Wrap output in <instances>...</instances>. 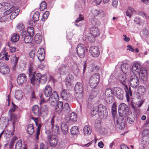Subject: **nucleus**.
<instances>
[{
  "label": "nucleus",
  "mask_w": 149,
  "mask_h": 149,
  "mask_svg": "<svg viewBox=\"0 0 149 149\" xmlns=\"http://www.w3.org/2000/svg\"><path fill=\"white\" fill-rule=\"evenodd\" d=\"M99 116L101 119H105L108 116L106 107L102 104H99L98 107Z\"/></svg>",
  "instance_id": "obj_3"
},
{
  "label": "nucleus",
  "mask_w": 149,
  "mask_h": 149,
  "mask_svg": "<svg viewBox=\"0 0 149 149\" xmlns=\"http://www.w3.org/2000/svg\"><path fill=\"white\" fill-rule=\"evenodd\" d=\"M59 99L58 95L57 93L54 91L52 93L48 99L50 103H56Z\"/></svg>",
  "instance_id": "obj_12"
},
{
  "label": "nucleus",
  "mask_w": 149,
  "mask_h": 149,
  "mask_svg": "<svg viewBox=\"0 0 149 149\" xmlns=\"http://www.w3.org/2000/svg\"><path fill=\"white\" fill-rule=\"evenodd\" d=\"M138 93L141 95H143L145 93L146 90L144 87L143 86H140L138 88Z\"/></svg>",
  "instance_id": "obj_38"
},
{
  "label": "nucleus",
  "mask_w": 149,
  "mask_h": 149,
  "mask_svg": "<svg viewBox=\"0 0 149 149\" xmlns=\"http://www.w3.org/2000/svg\"><path fill=\"white\" fill-rule=\"evenodd\" d=\"M138 15L143 17H144L146 19H148V17L147 15L143 12L141 11L138 13Z\"/></svg>",
  "instance_id": "obj_57"
},
{
  "label": "nucleus",
  "mask_w": 149,
  "mask_h": 149,
  "mask_svg": "<svg viewBox=\"0 0 149 149\" xmlns=\"http://www.w3.org/2000/svg\"><path fill=\"white\" fill-rule=\"evenodd\" d=\"M111 113L113 115L115 114L116 112V106L115 104L113 103L112 107Z\"/></svg>",
  "instance_id": "obj_50"
},
{
  "label": "nucleus",
  "mask_w": 149,
  "mask_h": 149,
  "mask_svg": "<svg viewBox=\"0 0 149 149\" xmlns=\"http://www.w3.org/2000/svg\"><path fill=\"white\" fill-rule=\"evenodd\" d=\"M77 116L76 113L72 112L70 113L69 117L66 119V121L67 123H71L76 121L77 120Z\"/></svg>",
  "instance_id": "obj_15"
},
{
  "label": "nucleus",
  "mask_w": 149,
  "mask_h": 149,
  "mask_svg": "<svg viewBox=\"0 0 149 149\" xmlns=\"http://www.w3.org/2000/svg\"><path fill=\"white\" fill-rule=\"evenodd\" d=\"M48 140L51 146L54 147L56 146L58 142V140L56 136H53L50 139Z\"/></svg>",
  "instance_id": "obj_23"
},
{
  "label": "nucleus",
  "mask_w": 149,
  "mask_h": 149,
  "mask_svg": "<svg viewBox=\"0 0 149 149\" xmlns=\"http://www.w3.org/2000/svg\"><path fill=\"white\" fill-rule=\"evenodd\" d=\"M45 133L47 135V138L48 139H50L53 136L52 135L50 131L48 130H46Z\"/></svg>",
  "instance_id": "obj_52"
},
{
  "label": "nucleus",
  "mask_w": 149,
  "mask_h": 149,
  "mask_svg": "<svg viewBox=\"0 0 149 149\" xmlns=\"http://www.w3.org/2000/svg\"><path fill=\"white\" fill-rule=\"evenodd\" d=\"M17 27L19 30L21 31L24 29V26L22 23H19L18 24Z\"/></svg>",
  "instance_id": "obj_59"
},
{
  "label": "nucleus",
  "mask_w": 149,
  "mask_h": 149,
  "mask_svg": "<svg viewBox=\"0 0 149 149\" xmlns=\"http://www.w3.org/2000/svg\"><path fill=\"white\" fill-rule=\"evenodd\" d=\"M36 50L35 49H32L30 53V56L31 58H33L36 55Z\"/></svg>",
  "instance_id": "obj_51"
},
{
  "label": "nucleus",
  "mask_w": 149,
  "mask_h": 149,
  "mask_svg": "<svg viewBox=\"0 0 149 149\" xmlns=\"http://www.w3.org/2000/svg\"><path fill=\"white\" fill-rule=\"evenodd\" d=\"M91 34L94 37L98 36L100 34V31L98 29L95 27H92L90 29Z\"/></svg>",
  "instance_id": "obj_17"
},
{
  "label": "nucleus",
  "mask_w": 149,
  "mask_h": 149,
  "mask_svg": "<svg viewBox=\"0 0 149 149\" xmlns=\"http://www.w3.org/2000/svg\"><path fill=\"white\" fill-rule=\"evenodd\" d=\"M47 4L45 1H43L40 5V10H43L47 8Z\"/></svg>",
  "instance_id": "obj_45"
},
{
  "label": "nucleus",
  "mask_w": 149,
  "mask_h": 149,
  "mask_svg": "<svg viewBox=\"0 0 149 149\" xmlns=\"http://www.w3.org/2000/svg\"><path fill=\"white\" fill-rule=\"evenodd\" d=\"M123 117L118 118L116 120V124L120 129H122L125 127L124 121Z\"/></svg>",
  "instance_id": "obj_25"
},
{
  "label": "nucleus",
  "mask_w": 149,
  "mask_h": 149,
  "mask_svg": "<svg viewBox=\"0 0 149 149\" xmlns=\"http://www.w3.org/2000/svg\"><path fill=\"white\" fill-rule=\"evenodd\" d=\"M26 76L24 74H20L17 78V82L19 84H22L26 81Z\"/></svg>",
  "instance_id": "obj_18"
},
{
  "label": "nucleus",
  "mask_w": 149,
  "mask_h": 149,
  "mask_svg": "<svg viewBox=\"0 0 149 149\" xmlns=\"http://www.w3.org/2000/svg\"><path fill=\"white\" fill-rule=\"evenodd\" d=\"M27 132L30 135H32L34 132V127L32 124H30L28 126Z\"/></svg>",
  "instance_id": "obj_36"
},
{
  "label": "nucleus",
  "mask_w": 149,
  "mask_h": 149,
  "mask_svg": "<svg viewBox=\"0 0 149 149\" xmlns=\"http://www.w3.org/2000/svg\"><path fill=\"white\" fill-rule=\"evenodd\" d=\"M140 64L137 63H135L132 65V72L135 71L137 73H140L141 68Z\"/></svg>",
  "instance_id": "obj_22"
},
{
  "label": "nucleus",
  "mask_w": 149,
  "mask_h": 149,
  "mask_svg": "<svg viewBox=\"0 0 149 149\" xmlns=\"http://www.w3.org/2000/svg\"><path fill=\"white\" fill-rule=\"evenodd\" d=\"M54 116H53L52 118L50 121V123L51 125V129L53 132L57 134H59V127L57 125H54Z\"/></svg>",
  "instance_id": "obj_13"
},
{
  "label": "nucleus",
  "mask_w": 149,
  "mask_h": 149,
  "mask_svg": "<svg viewBox=\"0 0 149 149\" xmlns=\"http://www.w3.org/2000/svg\"><path fill=\"white\" fill-rule=\"evenodd\" d=\"M22 147V141L21 140H18L15 145V149H21Z\"/></svg>",
  "instance_id": "obj_41"
},
{
  "label": "nucleus",
  "mask_w": 149,
  "mask_h": 149,
  "mask_svg": "<svg viewBox=\"0 0 149 149\" xmlns=\"http://www.w3.org/2000/svg\"><path fill=\"white\" fill-rule=\"evenodd\" d=\"M125 86L126 87L125 90L126 93V95L131 96L132 95V92L130 90V88H128L126 85Z\"/></svg>",
  "instance_id": "obj_48"
},
{
  "label": "nucleus",
  "mask_w": 149,
  "mask_h": 149,
  "mask_svg": "<svg viewBox=\"0 0 149 149\" xmlns=\"http://www.w3.org/2000/svg\"><path fill=\"white\" fill-rule=\"evenodd\" d=\"M139 74L141 75H147V73L146 69L145 67H142L141 68Z\"/></svg>",
  "instance_id": "obj_46"
},
{
  "label": "nucleus",
  "mask_w": 149,
  "mask_h": 149,
  "mask_svg": "<svg viewBox=\"0 0 149 149\" xmlns=\"http://www.w3.org/2000/svg\"><path fill=\"white\" fill-rule=\"evenodd\" d=\"M33 68L31 64L29 69V76L30 77L31 83L33 85H34L35 80V77L36 72L35 71L33 72Z\"/></svg>",
  "instance_id": "obj_11"
},
{
  "label": "nucleus",
  "mask_w": 149,
  "mask_h": 149,
  "mask_svg": "<svg viewBox=\"0 0 149 149\" xmlns=\"http://www.w3.org/2000/svg\"><path fill=\"white\" fill-rule=\"evenodd\" d=\"M61 129L63 133L64 134H66L68 132V127L67 125L64 123H62Z\"/></svg>",
  "instance_id": "obj_32"
},
{
  "label": "nucleus",
  "mask_w": 149,
  "mask_h": 149,
  "mask_svg": "<svg viewBox=\"0 0 149 149\" xmlns=\"http://www.w3.org/2000/svg\"><path fill=\"white\" fill-rule=\"evenodd\" d=\"M147 75L139 74V77L143 81H146L147 79Z\"/></svg>",
  "instance_id": "obj_61"
},
{
  "label": "nucleus",
  "mask_w": 149,
  "mask_h": 149,
  "mask_svg": "<svg viewBox=\"0 0 149 149\" xmlns=\"http://www.w3.org/2000/svg\"><path fill=\"white\" fill-rule=\"evenodd\" d=\"M44 95L47 97H49L52 93V89L50 85L46 86L44 88Z\"/></svg>",
  "instance_id": "obj_19"
},
{
  "label": "nucleus",
  "mask_w": 149,
  "mask_h": 149,
  "mask_svg": "<svg viewBox=\"0 0 149 149\" xmlns=\"http://www.w3.org/2000/svg\"><path fill=\"white\" fill-rule=\"evenodd\" d=\"M83 132L84 135H89L91 134L92 130L89 125H86L84 127Z\"/></svg>",
  "instance_id": "obj_26"
},
{
  "label": "nucleus",
  "mask_w": 149,
  "mask_h": 149,
  "mask_svg": "<svg viewBox=\"0 0 149 149\" xmlns=\"http://www.w3.org/2000/svg\"><path fill=\"white\" fill-rule=\"evenodd\" d=\"M10 5L8 3H0V11H4L9 8Z\"/></svg>",
  "instance_id": "obj_24"
},
{
  "label": "nucleus",
  "mask_w": 149,
  "mask_h": 149,
  "mask_svg": "<svg viewBox=\"0 0 149 149\" xmlns=\"http://www.w3.org/2000/svg\"><path fill=\"white\" fill-rule=\"evenodd\" d=\"M130 106L136 112L138 113L139 112V111H140L139 109H138L137 108H136L135 106L132 103H131L130 104Z\"/></svg>",
  "instance_id": "obj_55"
},
{
  "label": "nucleus",
  "mask_w": 149,
  "mask_h": 149,
  "mask_svg": "<svg viewBox=\"0 0 149 149\" xmlns=\"http://www.w3.org/2000/svg\"><path fill=\"white\" fill-rule=\"evenodd\" d=\"M98 131L100 133L102 134H105L106 133L104 129L101 127L99 128Z\"/></svg>",
  "instance_id": "obj_60"
},
{
  "label": "nucleus",
  "mask_w": 149,
  "mask_h": 149,
  "mask_svg": "<svg viewBox=\"0 0 149 149\" xmlns=\"http://www.w3.org/2000/svg\"><path fill=\"white\" fill-rule=\"evenodd\" d=\"M21 36L24 38L25 43H31L32 42L33 39L32 37L33 36H30V35H27L26 31H22L21 33Z\"/></svg>",
  "instance_id": "obj_14"
},
{
  "label": "nucleus",
  "mask_w": 149,
  "mask_h": 149,
  "mask_svg": "<svg viewBox=\"0 0 149 149\" xmlns=\"http://www.w3.org/2000/svg\"><path fill=\"white\" fill-rule=\"evenodd\" d=\"M98 111V108L97 107H93L91 109L90 114L92 116H93L97 113Z\"/></svg>",
  "instance_id": "obj_37"
},
{
  "label": "nucleus",
  "mask_w": 149,
  "mask_h": 149,
  "mask_svg": "<svg viewBox=\"0 0 149 149\" xmlns=\"http://www.w3.org/2000/svg\"><path fill=\"white\" fill-rule=\"evenodd\" d=\"M0 71L3 74H6L9 73L10 69L7 65L2 64V66L0 67Z\"/></svg>",
  "instance_id": "obj_20"
},
{
  "label": "nucleus",
  "mask_w": 149,
  "mask_h": 149,
  "mask_svg": "<svg viewBox=\"0 0 149 149\" xmlns=\"http://www.w3.org/2000/svg\"><path fill=\"white\" fill-rule=\"evenodd\" d=\"M74 90L76 96L80 99L83 96V87L82 84L77 83L74 87Z\"/></svg>",
  "instance_id": "obj_5"
},
{
  "label": "nucleus",
  "mask_w": 149,
  "mask_h": 149,
  "mask_svg": "<svg viewBox=\"0 0 149 149\" xmlns=\"http://www.w3.org/2000/svg\"><path fill=\"white\" fill-rule=\"evenodd\" d=\"M39 96L40 97V108L39 111H40L41 113H43L44 112L45 113L47 114V111L48 110V108L47 106L44 104L46 102V101L43 97L42 94H39Z\"/></svg>",
  "instance_id": "obj_6"
},
{
  "label": "nucleus",
  "mask_w": 149,
  "mask_h": 149,
  "mask_svg": "<svg viewBox=\"0 0 149 149\" xmlns=\"http://www.w3.org/2000/svg\"><path fill=\"white\" fill-rule=\"evenodd\" d=\"M113 93L116 97L120 100H122L123 98V90L120 88L116 87L113 89Z\"/></svg>",
  "instance_id": "obj_9"
},
{
  "label": "nucleus",
  "mask_w": 149,
  "mask_h": 149,
  "mask_svg": "<svg viewBox=\"0 0 149 149\" xmlns=\"http://www.w3.org/2000/svg\"><path fill=\"white\" fill-rule=\"evenodd\" d=\"M100 76L98 73L93 74L89 79V84L92 88H95L98 84L100 79Z\"/></svg>",
  "instance_id": "obj_1"
},
{
  "label": "nucleus",
  "mask_w": 149,
  "mask_h": 149,
  "mask_svg": "<svg viewBox=\"0 0 149 149\" xmlns=\"http://www.w3.org/2000/svg\"><path fill=\"white\" fill-rule=\"evenodd\" d=\"M15 6H13L9 9L4 12V15H6L10 14L15 9Z\"/></svg>",
  "instance_id": "obj_44"
},
{
  "label": "nucleus",
  "mask_w": 149,
  "mask_h": 149,
  "mask_svg": "<svg viewBox=\"0 0 149 149\" xmlns=\"http://www.w3.org/2000/svg\"><path fill=\"white\" fill-rule=\"evenodd\" d=\"M129 65L127 63H124L121 65L120 67L123 72L127 70L129 67Z\"/></svg>",
  "instance_id": "obj_43"
},
{
  "label": "nucleus",
  "mask_w": 149,
  "mask_h": 149,
  "mask_svg": "<svg viewBox=\"0 0 149 149\" xmlns=\"http://www.w3.org/2000/svg\"><path fill=\"white\" fill-rule=\"evenodd\" d=\"M17 139V138L16 136H14L12 139L9 143V147L10 149H12L14 145L15 141Z\"/></svg>",
  "instance_id": "obj_42"
},
{
  "label": "nucleus",
  "mask_w": 149,
  "mask_h": 149,
  "mask_svg": "<svg viewBox=\"0 0 149 149\" xmlns=\"http://www.w3.org/2000/svg\"><path fill=\"white\" fill-rule=\"evenodd\" d=\"M118 78L120 81L125 86L126 85L125 82L126 80L125 76V75L119 74L118 75Z\"/></svg>",
  "instance_id": "obj_29"
},
{
  "label": "nucleus",
  "mask_w": 149,
  "mask_h": 149,
  "mask_svg": "<svg viewBox=\"0 0 149 149\" xmlns=\"http://www.w3.org/2000/svg\"><path fill=\"white\" fill-rule=\"evenodd\" d=\"M47 80V76L45 75L41 76L39 78V83L41 84H44L46 81Z\"/></svg>",
  "instance_id": "obj_34"
},
{
  "label": "nucleus",
  "mask_w": 149,
  "mask_h": 149,
  "mask_svg": "<svg viewBox=\"0 0 149 149\" xmlns=\"http://www.w3.org/2000/svg\"><path fill=\"white\" fill-rule=\"evenodd\" d=\"M84 17L83 16L81 15H79V17L75 21V23H78L83 20Z\"/></svg>",
  "instance_id": "obj_58"
},
{
  "label": "nucleus",
  "mask_w": 149,
  "mask_h": 149,
  "mask_svg": "<svg viewBox=\"0 0 149 149\" xmlns=\"http://www.w3.org/2000/svg\"><path fill=\"white\" fill-rule=\"evenodd\" d=\"M118 0H112V6L113 7L115 8H116L118 6Z\"/></svg>",
  "instance_id": "obj_54"
},
{
  "label": "nucleus",
  "mask_w": 149,
  "mask_h": 149,
  "mask_svg": "<svg viewBox=\"0 0 149 149\" xmlns=\"http://www.w3.org/2000/svg\"><path fill=\"white\" fill-rule=\"evenodd\" d=\"M130 83L131 87L134 88H136L139 84V80L138 77L134 74L132 75L130 78Z\"/></svg>",
  "instance_id": "obj_8"
},
{
  "label": "nucleus",
  "mask_w": 149,
  "mask_h": 149,
  "mask_svg": "<svg viewBox=\"0 0 149 149\" xmlns=\"http://www.w3.org/2000/svg\"><path fill=\"white\" fill-rule=\"evenodd\" d=\"M67 67L64 65H62L58 69L60 74L63 75L66 74L67 72Z\"/></svg>",
  "instance_id": "obj_28"
},
{
  "label": "nucleus",
  "mask_w": 149,
  "mask_h": 149,
  "mask_svg": "<svg viewBox=\"0 0 149 149\" xmlns=\"http://www.w3.org/2000/svg\"><path fill=\"white\" fill-rule=\"evenodd\" d=\"M97 95V93L96 91H93L91 92L90 93L89 98L91 99L92 100L96 97Z\"/></svg>",
  "instance_id": "obj_49"
},
{
  "label": "nucleus",
  "mask_w": 149,
  "mask_h": 149,
  "mask_svg": "<svg viewBox=\"0 0 149 149\" xmlns=\"http://www.w3.org/2000/svg\"><path fill=\"white\" fill-rule=\"evenodd\" d=\"M89 52L93 57H97L100 54L99 50L97 47L91 46L89 49Z\"/></svg>",
  "instance_id": "obj_10"
},
{
  "label": "nucleus",
  "mask_w": 149,
  "mask_h": 149,
  "mask_svg": "<svg viewBox=\"0 0 149 149\" xmlns=\"http://www.w3.org/2000/svg\"><path fill=\"white\" fill-rule=\"evenodd\" d=\"M37 109V105H35L33 106L32 108V110L33 111V112L35 115H36L37 113V112L36 111V110Z\"/></svg>",
  "instance_id": "obj_63"
},
{
  "label": "nucleus",
  "mask_w": 149,
  "mask_h": 149,
  "mask_svg": "<svg viewBox=\"0 0 149 149\" xmlns=\"http://www.w3.org/2000/svg\"><path fill=\"white\" fill-rule=\"evenodd\" d=\"M88 49L84 45L82 44L78 45L76 48V52L78 56L81 58L84 57Z\"/></svg>",
  "instance_id": "obj_4"
},
{
  "label": "nucleus",
  "mask_w": 149,
  "mask_h": 149,
  "mask_svg": "<svg viewBox=\"0 0 149 149\" xmlns=\"http://www.w3.org/2000/svg\"><path fill=\"white\" fill-rule=\"evenodd\" d=\"M49 15V12L48 11H46L42 14V18L41 19L42 21H45V19H47Z\"/></svg>",
  "instance_id": "obj_47"
},
{
  "label": "nucleus",
  "mask_w": 149,
  "mask_h": 149,
  "mask_svg": "<svg viewBox=\"0 0 149 149\" xmlns=\"http://www.w3.org/2000/svg\"><path fill=\"white\" fill-rule=\"evenodd\" d=\"M37 21L36 20H34L33 19L30 21L29 22V24L32 26H35L36 25V23Z\"/></svg>",
  "instance_id": "obj_62"
},
{
  "label": "nucleus",
  "mask_w": 149,
  "mask_h": 149,
  "mask_svg": "<svg viewBox=\"0 0 149 149\" xmlns=\"http://www.w3.org/2000/svg\"><path fill=\"white\" fill-rule=\"evenodd\" d=\"M8 114L10 117V120H13L14 122L16 118L15 115L13 113H9Z\"/></svg>",
  "instance_id": "obj_56"
},
{
  "label": "nucleus",
  "mask_w": 149,
  "mask_h": 149,
  "mask_svg": "<svg viewBox=\"0 0 149 149\" xmlns=\"http://www.w3.org/2000/svg\"><path fill=\"white\" fill-rule=\"evenodd\" d=\"M91 21V24L93 25H97V23L98 22V19L95 17L92 18Z\"/></svg>",
  "instance_id": "obj_53"
},
{
  "label": "nucleus",
  "mask_w": 149,
  "mask_h": 149,
  "mask_svg": "<svg viewBox=\"0 0 149 149\" xmlns=\"http://www.w3.org/2000/svg\"><path fill=\"white\" fill-rule=\"evenodd\" d=\"M45 58V51L42 47L39 48L38 50V59L40 61H42Z\"/></svg>",
  "instance_id": "obj_16"
},
{
  "label": "nucleus",
  "mask_w": 149,
  "mask_h": 149,
  "mask_svg": "<svg viewBox=\"0 0 149 149\" xmlns=\"http://www.w3.org/2000/svg\"><path fill=\"white\" fill-rule=\"evenodd\" d=\"M79 131V129L77 126H74L72 127L70 129L71 134L73 135L77 134Z\"/></svg>",
  "instance_id": "obj_31"
},
{
  "label": "nucleus",
  "mask_w": 149,
  "mask_h": 149,
  "mask_svg": "<svg viewBox=\"0 0 149 149\" xmlns=\"http://www.w3.org/2000/svg\"><path fill=\"white\" fill-rule=\"evenodd\" d=\"M27 32L28 33L30 36H33L34 34V30L33 27H28L27 29Z\"/></svg>",
  "instance_id": "obj_40"
},
{
  "label": "nucleus",
  "mask_w": 149,
  "mask_h": 149,
  "mask_svg": "<svg viewBox=\"0 0 149 149\" xmlns=\"http://www.w3.org/2000/svg\"><path fill=\"white\" fill-rule=\"evenodd\" d=\"M100 10L97 9H93L91 11V14L94 17L97 16L100 14Z\"/></svg>",
  "instance_id": "obj_39"
},
{
  "label": "nucleus",
  "mask_w": 149,
  "mask_h": 149,
  "mask_svg": "<svg viewBox=\"0 0 149 149\" xmlns=\"http://www.w3.org/2000/svg\"><path fill=\"white\" fill-rule=\"evenodd\" d=\"M113 93V91H112L111 88H107L105 90L104 95H102V98L106 100L108 104H110L113 102V98L112 96Z\"/></svg>",
  "instance_id": "obj_2"
},
{
  "label": "nucleus",
  "mask_w": 149,
  "mask_h": 149,
  "mask_svg": "<svg viewBox=\"0 0 149 149\" xmlns=\"http://www.w3.org/2000/svg\"><path fill=\"white\" fill-rule=\"evenodd\" d=\"M70 95L69 91L67 90L63 89L61 92V96L62 98L65 100H67L70 97Z\"/></svg>",
  "instance_id": "obj_21"
},
{
  "label": "nucleus",
  "mask_w": 149,
  "mask_h": 149,
  "mask_svg": "<svg viewBox=\"0 0 149 149\" xmlns=\"http://www.w3.org/2000/svg\"><path fill=\"white\" fill-rule=\"evenodd\" d=\"M23 96L22 92L21 90L17 91L15 93V97L18 100H20L22 99Z\"/></svg>",
  "instance_id": "obj_30"
},
{
  "label": "nucleus",
  "mask_w": 149,
  "mask_h": 149,
  "mask_svg": "<svg viewBox=\"0 0 149 149\" xmlns=\"http://www.w3.org/2000/svg\"><path fill=\"white\" fill-rule=\"evenodd\" d=\"M19 39L18 34L15 33L11 36V40L13 42H15L18 41Z\"/></svg>",
  "instance_id": "obj_35"
},
{
  "label": "nucleus",
  "mask_w": 149,
  "mask_h": 149,
  "mask_svg": "<svg viewBox=\"0 0 149 149\" xmlns=\"http://www.w3.org/2000/svg\"><path fill=\"white\" fill-rule=\"evenodd\" d=\"M127 106L124 103L120 104L118 106V113L121 117L126 116V112L127 111Z\"/></svg>",
  "instance_id": "obj_7"
},
{
  "label": "nucleus",
  "mask_w": 149,
  "mask_h": 149,
  "mask_svg": "<svg viewBox=\"0 0 149 149\" xmlns=\"http://www.w3.org/2000/svg\"><path fill=\"white\" fill-rule=\"evenodd\" d=\"M20 11V10L19 8H17L10 15V19H13L15 18L18 14Z\"/></svg>",
  "instance_id": "obj_33"
},
{
  "label": "nucleus",
  "mask_w": 149,
  "mask_h": 149,
  "mask_svg": "<svg viewBox=\"0 0 149 149\" xmlns=\"http://www.w3.org/2000/svg\"><path fill=\"white\" fill-rule=\"evenodd\" d=\"M143 103V102L142 100L141 99H139L138 102L136 103V104L138 105L137 107H141Z\"/></svg>",
  "instance_id": "obj_64"
},
{
  "label": "nucleus",
  "mask_w": 149,
  "mask_h": 149,
  "mask_svg": "<svg viewBox=\"0 0 149 149\" xmlns=\"http://www.w3.org/2000/svg\"><path fill=\"white\" fill-rule=\"evenodd\" d=\"M63 103L62 102H59L56 104L55 110L56 112L60 113L63 109Z\"/></svg>",
  "instance_id": "obj_27"
}]
</instances>
